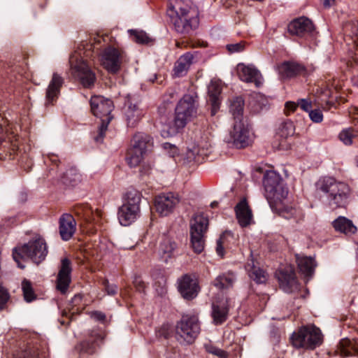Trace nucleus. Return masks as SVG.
I'll list each match as a JSON object with an SVG mask.
<instances>
[{
    "mask_svg": "<svg viewBox=\"0 0 358 358\" xmlns=\"http://www.w3.org/2000/svg\"><path fill=\"white\" fill-rule=\"evenodd\" d=\"M221 86L217 82L211 81L210 85H208V103L211 106V115H215L220 108V95L221 93Z\"/></svg>",
    "mask_w": 358,
    "mask_h": 358,
    "instance_id": "27",
    "label": "nucleus"
},
{
    "mask_svg": "<svg viewBox=\"0 0 358 358\" xmlns=\"http://www.w3.org/2000/svg\"><path fill=\"white\" fill-rule=\"evenodd\" d=\"M90 106L94 115L100 119V125L93 138L96 143H101L108 124L113 119L110 113L113 109V103L110 99L101 96H94L91 98Z\"/></svg>",
    "mask_w": 358,
    "mask_h": 358,
    "instance_id": "4",
    "label": "nucleus"
},
{
    "mask_svg": "<svg viewBox=\"0 0 358 358\" xmlns=\"http://www.w3.org/2000/svg\"><path fill=\"white\" fill-rule=\"evenodd\" d=\"M300 212L299 210L293 208L292 206H284L280 212V214L282 217L285 219H290L292 217H294L297 214Z\"/></svg>",
    "mask_w": 358,
    "mask_h": 358,
    "instance_id": "48",
    "label": "nucleus"
},
{
    "mask_svg": "<svg viewBox=\"0 0 358 358\" xmlns=\"http://www.w3.org/2000/svg\"><path fill=\"white\" fill-rule=\"evenodd\" d=\"M268 100L265 96L260 94L254 95L249 103L250 110L255 113L261 112L263 109L266 108Z\"/></svg>",
    "mask_w": 358,
    "mask_h": 358,
    "instance_id": "40",
    "label": "nucleus"
},
{
    "mask_svg": "<svg viewBox=\"0 0 358 358\" xmlns=\"http://www.w3.org/2000/svg\"><path fill=\"white\" fill-rule=\"evenodd\" d=\"M90 315L96 321L104 322L106 320V315L100 311H93L90 313Z\"/></svg>",
    "mask_w": 358,
    "mask_h": 358,
    "instance_id": "57",
    "label": "nucleus"
},
{
    "mask_svg": "<svg viewBox=\"0 0 358 358\" xmlns=\"http://www.w3.org/2000/svg\"><path fill=\"white\" fill-rule=\"evenodd\" d=\"M358 137V127L345 129L339 134V139L346 145H352L353 139Z\"/></svg>",
    "mask_w": 358,
    "mask_h": 358,
    "instance_id": "42",
    "label": "nucleus"
},
{
    "mask_svg": "<svg viewBox=\"0 0 358 358\" xmlns=\"http://www.w3.org/2000/svg\"><path fill=\"white\" fill-rule=\"evenodd\" d=\"M166 13L175 30L179 34H189L199 26V11L191 0L170 2Z\"/></svg>",
    "mask_w": 358,
    "mask_h": 358,
    "instance_id": "1",
    "label": "nucleus"
},
{
    "mask_svg": "<svg viewBox=\"0 0 358 358\" xmlns=\"http://www.w3.org/2000/svg\"><path fill=\"white\" fill-rule=\"evenodd\" d=\"M229 313L228 301H221L213 303L212 317L213 322L216 324H221L227 319Z\"/></svg>",
    "mask_w": 358,
    "mask_h": 358,
    "instance_id": "28",
    "label": "nucleus"
},
{
    "mask_svg": "<svg viewBox=\"0 0 358 358\" xmlns=\"http://www.w3.org/2000/svg\"><path fill=\"white\" fill-rule=\"evenodd\" d=\"M347 31H349V36L353 41L358 43V21L352 22L346 26Z\"/></svg>",
    "mask_w": 358,
    "mask_h": 358,
    "instance_id": "47",
    "label": "nucleus"
},
{
    "mask_svg": "<svg viewBox=\"0 0 358 358\" xmlns=\"http://www.w3.org/2000/svg\"><path fill=\"white\" fill-rule=\"evenodd\" d=\"M108 38V36H98L97 38L95 39L96 40L95 43L99 44L101 43L102 41L105 42Z\"/></svg>",
    "mask_w": 358,
    "mask_h": 358,
    "instance_id": "62",
    "label": "nucleus"
},
{
    "mask_svg": "<svg viewBox=\"0 0 358 358\" xmlns=\"http://www.w3.org/2000/svg\"><path fill=\"white\" fill-rule=\"evenodd\" d=\"M236 280L233 273L220 275L214 280V285L219 289H226L231 287Z\"/></svg>",
    "mask_w": 358,
    "mask_h": 358,
    "instance_id": "41",
    "label": "nucleus"
},
{
    "mask_svg": "<svg viewBox=\"0 0 358 358\" xmlns=\"http://www.w3.org/2000/svg\"><path fill=\"white\" fill-rule=\"evenodd\" d=\"M195 53L196 52H187L178 58V59L175 63L173 70V76L174 77H183L187 73L190 66L194 62Z\"/></svg>",
    "mask_w": 358,
    "mask_h": 358,
    "instance_id": "25",
    "label": "nucleus"
},
{
    "mask_svg": "<svg viewBox=\"0 0 358 358\" xmlns=\"http://www.w3.org/2000/svg\"><path fill=\"white\" fill-rule=\"evenodd\" d=\"M82 299V296L80 295H75L73 299H72V303L73 305H76Z\"/></svg>",
    "mask_w": 358,
    "mask_h": 358,
    "instance_id": "64",
    "label": "nucleus"
},
{
    "mask_svg": "<svg viewBox=\"0 0 358 358\" xmlns=\"http://www.w3.org/2000/svg\"><path fill=\"white\" fill-rule=\"evenodd\" d=\"M236 217L242 227H246L252 223V212L246 198H242L234 208Z\"/></svg>",
    "mask_w": 358,
    "mask_h": 358,
    "instance_id": "23",
    "label": "nucleus"
},
{
    "mask_svg": "<svg viewBox=\"0 0 358 358\" xmlns=\"http://www.w3.org/2000/svg\"><path fill=\"white\" fill-rule=\"evenodd\" d=\"M335 1L336 0H324L323 3L324 6L329 8L335 2Z\"/></svg>",
    "mask_w": 358,
    "mask_h": 358,
    "instance_id": "63",
    "label": "nucleus"
},
{
    "mask_svg": "<svg viewBox=\"0 0 358 358\" xmlns=\"http://www.w3.org/2000/svg\"><path fill=\"white\" fill-rule=\"evenodd\" d=\"M48 253V245L45 239L41 236H36L28 243L16 247L13 250V257L20 268H24L25 266L20 260H31L38 265L43 262Z\"/></svg>",
    "mask_w": 358,
    "mask_h": 358,
    "instance_id": "2",
    "label": "nucleus"
},
{
    "mask_svg": "<svg viewBox=\"0 0 358 358\" xmlns=\"http://www.w3.org/2000/svg\"><path fill=\"white\" fill-rule=\"evenodd\" d=\"M287 31L292 36L305 39L313 38L316 34L312 21L306 17L294 19L289 22Z\"/></svg>",
    "mask_w": 358,
    "mask_h": 358,
    "instance_id": "14",
    "label": "nucleus"
},
{
    "mask_svg": "<svg viewBox=\"0 0 358 358\" xmlns=\"http://www.w3.org/2000/svg\"><path fill=\"white\" fill-rule=\"evenodd\" d=\"M338 350L341 355L348 357L350 355L358 356V338L350 340L342 339L338 344Z\"/></svg>",
    "mask_w": 358,
    "mask_h": 358,
    "instance_id": "33",
    "label": "nucleus"
},
{
    "mask_svg": "<svg viewBox=\"0 0 358 358\" xmlns=\"http://www.w3.org/2000/svg\"><path fill=\"white\" fill-rule=\"evenodd\" d=\"M134 285L136 289L140 292H143L146 287L145 282L141 279L140 277L135 278L134 280Z\"/></svg>",
    "mask_w": 358,
    "mask_h": 358,
    "instance_id": "56",
    "label": "nucleus"
},
{
    "mask_svg": "<svg viewBox=\"0 0 358 358\" xmlns=\"http://www.w3.org/2000/svg\"><path fill=\"white\" fill-rule=\"evenodd\" d=\"M318 192L323 193L328 204L332 208L344 207L347 203L350 188L344 182H338L334 178L324 177L315 184Z\"/></svg>",
    "mask_w": 358,
    "mask_h": 358,
    "instance_id": "3",
    "label": "nucleus"
},
{
    "mask_svg": "<svg viewBox=\"0 0 358 358\" xmlns=\"http://www.w3.org/2000/svg\"><path fill=\"white\" fill-rule=\"evenodd\" d=\"M105 338L104 332L99 328L92 329L85 340L76 347L80 353L93 354Z\"/></svg>",
    "mask_w": 358,
    "mask_h": 358,
    "instance_id": "16",
    "label": "nucleus"
},
{
    "mask_svg": "<svg viewBox=\"0 0 358 358\" xmlns=\"http://www.w3.org/2000/svg\"><path fill=\"white\" fill-rule=\"evenodd\" d=\"M208 228V219L203 214H195L191 219L189 223L190 243L194 252L201 253L203 250Z\"/></svg>",
    "mask_w": 358,
    "mask_h": 358,
    "instance_id": "7",
    "label": "nucleus"
},
{
    "mask_svg": "<svg viewBox=\"0 0 358 358\" xmlns=\"http://www.w3.org/2000/svg\"><path fill=\"white\" fill-rule=\"evenodd\" d=\"M200 324L195 315H183L176 326V338L179 342L192 343L200 333Z\"/></svg>",
    "mask_w": 358,
    "mask_h": 358,
    "instance_id": "9",
    "label": "nucleus"
},
{
    "mask_svg": "<svg viewBox=\"0 0 358 358\" xmlns=\"http://www.w3.org/2000/svg\"><path fill=\"white\" fill-rule=\"evenodd\" d=\"M276 276L280 287L286 292H292L298 289L299 285L294 272L292 266H286L280 268L276 272Z\"/></svg>",
    "mask_w": 358,
    "mask_h": 358,
    "instance_id": "17",
    "label": "nucleus"
},
{
    "mask_svg": "<svg viewBox=\"0 0 358 358\" xmlns=\"http://www.w3.org/2000/svg\"><path fill=\"white\" fill-rule=\"evenodd\" d=\"M9 299L10 294L8 290L0 284V311L6 308Z\"/></svg>",
    "mask_w": 358,
    "mask_h": 358,
    "instance_id": "50",
    "label": "nucleus"
},
{
    "mask_svg": "<svg viewBox=\"0 0 358 358\" xmlns=\"http://www.w3.org/2000/svg\"><path fill=\"white\" fill-rule=\"evenodd\" d=\"M329 87L327 86L326 88H321V93L322 94H324L325 96H330V93H331V90L328 88Z\"/></svg>",
    "mask_w": 358,
    "mask_h": 358,
    "instance_id": "61",
    "label": "nucleus"
},
{
    "mask_svg": "<svg viewBox=\"0 0 358 358\" xmlns=\"http://www.w3.org/2000/svg\"><path fill=\"white\" fill-rule=\"evenodd\" d=\"M229 238L233 239V235L229 231H225L221 234L219 239L217 241L216 252L220 257L224 255V248L228 245Z\"/></svg>",
    "mask_w": 358,
    "mask_h": 358,
    "instance_id": "43",
    "label": "nucleus"
},
{
    "mask_svg": "<svg viewBox=\"0 0 358 358\" xmlns=\"http://www.w3.org/2000/svg\"><path fill=\"white\" fill-rule=\"evenodd\" d=\"M244 100L241 96H236L231 100L229 112L233 116L234 122L238 121L248 120L243 115Z\"/></svg>",
    "mask_w": 358,
    "mask_h": 358,
    "instance_id": "30",
    "label": "nucleus"
},
{
    "mask_svg": "<svg viewBox=\"0 0 358 358\" xmlns=\"http://www.w3.org/2000/svg\"><path fill=\"white\" fill-rule=\"evenodd\" d=\"M206 349L208 352L215 355L220 358H225L227 355L225 351L213 345H206Z\"/></svg>",
    "mask_w": 358,
    "mask_h": 358,
    "instance_id": "52",
    "label": "nucleus"
},
{
    "mask_svg": "<svg viewBox=\"0 0 358 358\" xmlns=\"http://www.w3.org/2000/svg\"><path fill=\"white\" fill-rule=\"evenodd\" d=\"M64 83L63 78L57 73H53L52 80L46 90L45 106L53 105L56 101Z\"/></svg>",
    "mask_w": 358,
    "mask_h": 358,
    "instance_id": "24",
    "label": "nucleus"
},
{
    "mask_svg": "<svg viewBox=\"0 0 358 358\" xmlns=\"http://www.w3.org/2000/svg\"><path fill=\"white\" fill-rule=\"evenodd\" d=\"M178 202V196L171 192L161 194L155 199V208L161 215L166 216L172 212Z\"/></svg>",
    "mask_w": 358,
    "mask_h": 358,
    "instance_id": "18",
    "label": "nucleus"
},
{
    "mask_svg": "<svg viewBox=\"0 0 358 358\" xmlns=\"http://www.w3.org/2000/svg\"><path fill=\"white\" fill-rule=\"evenodd\" d=\"M304 71V66L294 62H284L278 66L279 74L284 78L295 77Z\"/></svg>",
    "mask_w": 358,
    "mask_h": 358,
    "instance_id": "26",
    "label": "nucleus"
},
{
    "mask_svg": "<svg viewBox=\"0 0 358 358\" xmlns=\"http://www.w3.org/2000/svg\"><path fill=\"white\" fill-rule=\"evenodd\" d=\"M59 232L63 241L70 240L76 231V222L69 213L63 214L59 220Z\"/></svg>",
    "mask_w": 358,
    "mask_h": 358,
    "instance_id": "22",
    "label": "nucleus"
},
{
    "mask_svg": "<svg viewBox=\"0 0 358 358\" xmlns=\"http://www.w3.org/2000/svg\"><path fill=\"white\" fill-rule=\"evenodd\" d=\"M46 165L52 166L49 169V175H54L57 173V169L60 162L57 155L55 154H48L44 159Z\"/></svg>",
    "mask_w": 358,
    "mask_h": 358,
    "instance_id": "44",
    "label": "nucleus"
},
{
    "mask_svg": "<svg viewBox=\"0 0 358 358\" xmlns=\"http://www.w3.org/2000/svg\"><path fill=\"white\" fill-rule=\"evenodd\" d=\"M129 33L132 39L138 43L148 44L151 41L150 38L143 31L131 30Z\"/></svg>",
    "mask_w": 358,
    "mask_h": 358,
    "instance_id": "46",
    "label": "nucleus"
},
{
    "mask_svg": "<svg viewBox=\"0 0 358 358\" xmlns=\"http://www.w3.org/2000/svg\"><path fill=\"white\" fill-rule=\"evenodd\" d=\"M124 60L122 52L108 45L100 54V61L102 66L110 73H117Z\"/></svg>",
    "mask_w": 358,
    "mask_h": 358,
    "instance_id": "12",
    "label": "nucleus"
},
{
    "mask_svg": "<svg viewBox=\"0 0 358 358\" xmlns=\"http://www.w3.org/2000/svg\"><path fill=\"white\" fill-rule=\"evenodd\" d=\"M263 185L267 200L280 199L287 194V191L282 187L281 177L274 171H266L264 173Z\"/></svg>",
    "mask_w": 358,
    "mask_h": 358,
    "instance_id": "11",
    "label": "nucleus"
},
{
    "mask_svg": "<svg viewBox=\"0 0 358 358\" xmlns=\"http://www.w3.org/2000/svg\"><path fill=\"white\" fill-rule=\"evenodd\" d=\"M22 289L26 301L30 302L36 299V294H34L31 284L29 280L24 279L22 281Z\"/></svg>",
    "mask_w": 358,
    "mask_h": 358,
    "instance_id": "45",
    "label": "nucleus"
},
{
    "mask_svg": "<svg viewBox=\"0 0 358 358\" xmlns=\"http://www.w3.org/2000/svg\"><path fill=\"white\" fill-rule=\"evenodd\" d=\"M294 134V126L293 122L289 120L282 122L278 127L276 139L273 143V147L278 150H287L289 148V143L286 139L292 136Z\"/></svg>",
    "mask_w": 358,
    "mask_h": 358,
    "instance_id": "19",
    "label": "nucleus"
},
{
    "mask_svg": "<svg viewBox=\"0 0 358 358\" xmlns=\"http://www.w3.org/2000/svg\"><path fill=\"white\" fill-rule=\"evenodd\" d=\"M332 224L336 231L345 234H352L357 231V227L352 222L345 217H338Z\"/></svg>",
    "mask_w": 358,
    "mask_h": 358,
    "instance_id": "36",
    "label": "nucleus"
},
{
    "mask_svg": "<svg viewBox=\"0 0 358 358\" xmlns=\"http://www.w3.org/2000/svg\"><path fill=\"white\" fill-rule=\"evenodd\" d=\"M125 115L127 122V126L129 127H134L143 117V111L138 106L132 103L129 100L127 103V108L125 110Z\"/></svg>",
    "mask_w": 358,
    "mask_h": 358,
    "instance_id": "29",
    "label": "nucleus"
},
{
    "mask_svg": "<svg viewBox=\"0 0 358 358\" xmlns=\"http://www.w3.org/2000/svg\"><path fill=\"white\" fill-rule=\"evenodd\" d=\"M146 153L133 146L127 151V161L131 167H135L140 164Z\"/></svg>",
    "mask_w": 358,
    "mask_h": 358,
    "instance_id": "39",
    "label": "nucleus"
},
{
    "mask_svg": "<svg viewBox=\"0 0 358 358\" xmlns=\"http://www.w3.org/2000/svg\"><path fill=\"white\" fill-rule=\"evenodd\" d=\"M224 141L228 144L238 149L244 148L250 145L252 136L248 120L234 122L233 129L230 131L229 136L225 138Z\"/></svg>",
    "mask_w": 358,
    "mask_h": 358,
    "instance_id": "10",
    "label": "nucleus"
},
{
    "mask_svg": "<svg viewBox=\"0 0 358 358\" xmlns=\"http://www.w3.org/2000/svg\"><path fill=\"white\" fill-rule=\"evenodd\" d=\"M159 336H163L165 338H169L171 332L168 325H164L158 331Z\"/></svg>",
    "mask_w": 358,
    "mask_h": 358,
    "instance_id": "58",
    "label": "nucleus"
},
{
    "mask_svg": "<svg viewBox=\"0 0 358 358\" xmlns=\"http://www.w3.org/2000/svg\"><path fill=\"white\" fill-rule=\"evenodd\" d=\"M237 73L240 79L244 82L253 83L257 87L262 85V76L260 72L253 66L238 64Z\"/></svg>",
    "mask_w": 358,
    "mask_h": 358,
    "instance_id": "21",
    "label": "nucleus"
},
{
    "mask_svg": "<svg viewBox=\"0 0 358 358\" xmlns=\"http://www.w3.org/2000/svg\"><path fill=\"white\" fill-rule=\"evenodd\" d=\"M81 180V176L75 168L68 169L62 177V182L66 186H75Z\"/></svg>",
    "mask_w": 358,
    "mask_h": 358,
    "instance_id": "38",
    "label": "nucleus"
},
{
    "mask_svg": "<svg viewBox=\"0 0 358 358\" xmlns=\"http://www.w3.org/2000/svg\"><path fill=\"white\" fill-rule=\"evenodd\" d=\"M197 113V103L196 99L190 94H185L178 102L176 108L174 126L176 127L171 132H177L179 129L183 128L187 122L196 116Z\"/></svg>",
    "mask_w": 358,
    "mask_h": 358,
    "instance_id": "8",
    "label": "nucleus"
},
{
    "mask_svg": "<svg viewBox=\"0 0 358 358\" xmlns=\"http://www.w3.org/2000/svg\"><path fill=\"white\" fill-rule=\"evenodd\" d=\"M73 212L79 218L83 220L87 224L95 221V215L87 203L76 204L73 206Z\"/></svg>",
    "mask_w": 358,
    "mask_h": 358,
    "instance_id": "34",
    "label": "nucleus"
},
{
    "mask_svg": "<svg viewBox=\"0 0 358 358\" xmlns=\"http://www.w3.org/2000/svg\"><path fill=\"white\" fill-rule=\"evenodd\" d=\"M101 285L107 292L108 294L113 296L116 294L117 292V287L114 284H110L107 279H103L101 281Z\"/></svg>",
    "mask_w": 358,
    "mask_h": 358,
    "instance_id": "51",
    "label": "nucleus"
},
{
    "mask_svg": "<svg viewBox=\"0 0 358 358\" xmlns=\"http://www.w3.org/2000/svg\"><path fill=\"white\" fill-rule=\"evenodd\" d=\"M74 312L71 313L70 315L69 312L66 310H63L62 313V317L59 319V322L62 325H68L72 320V316Z\"/></svg>",
    "mask_w": 358,
    "mask_h": 358,
    "instance_id": "55",
    "label": "nucleus"
},
{
    "mask_svg": "<svg viewBox=\"0 0 358 358\" xmlns=\"http://www.w3.org/2000/svg\"><path fill=\"white\" fill-rule=\"evenodd\" d=\"M20 358H40L38 349L34 346H28Z\"/></svg>",
    "mask_w": 358,
    "mask_h": 358,
    "instance_id": "49",
    "label": "nucleus"
},
{
    "mask_svg": "<svg viewBox=\"0 0 358 358\" xmlns=\"http://www.w3.org/2000/svg\"><path fill=\"white\" fill-rule=\"evenodd\" d=\"M141 194L136 190H131L126 194L123 204L118 210V220L123 226H128L134 222L140 214Z\"/></svg>",
    "mask_w": 358,
    "mask_h": 358,
    "instance_id": "6",
    "label": "nucleus"
},
{
    "mask_svg": "<svg viewBox=\"0 0 358 358\" xmlns=\"http://www.w3.org/2000/svg\"><path fill=\"white\" fill-rule=\"evenodd\" d=\"M300 107L302 110L308 113L311 110L312 108L311 103L304 99L301 101Z\"/></svg>",
    "mask_w": 358,
    "mask_h": 358,
    "instance_id": "60",
    "label": "nucleus"
},
{
    "mask_svg": "<svg viewBox=\"0 0 358 358\" xmlns=\"http://www.w3.org/2000/svg\"><path fill=\"white\" fill-rule=\"evenodd\" d=\"M309 117L314 122H320L322 121L323 115L320 110H311L309 112Z\"/></svg>",
    "mask_w": 358,
    "mask_h": 358,
    "instance_id": "54",
    "label": "nucleus"
},
{
    "mask_svg": "<svg viewBox=\"0 0 358 358\" xmlns=\"http://www.w3.org/2000/svg\"><path fill=\"white\" fill-rule=\"evenodd\" d=\"M296 262L300 272L305 277H311L315 267V263L312 257H296Z\"/></svg>",
    "mask_w": 358,
    "mask_h": 358,
    "instance_id": "37",
    "label": "nucleus"
},
{
    "mask_svg": "<svg viewBox=\"0 0 358 358\" xmlns=\"http://www.w3.org/2000/svg\"><path fill=\"white\" fill-rule=\"evenodd\" d=\"M297 108V106L294 102L288 101L285 103V113L287 115H289L291 112L294 111Z\"/></svg>",
    "mask_w": 358,
    "mask_h": 358,
    "instance_id": "59",
    "label": "nucleus"
},
{
    "mask_svg": "<svg viewBox=\"0 0 358 358\" xmlns=\"http://www.w3.org/2000/svg\"><path fill=\"white\" fill-rule=\"evenodd\" d=\"M131 146L147 153V152L152 150L153 142L149 135L144 133H138L133 137Z\"/></svg>",
    "mask_w": 358,
    "mask_h": 358,
    "instance_id": "32",
    "label": "nucleus"
},
{
    "mask_svg": "<svg viewBox=\"0 0 358 358\" xmlns=\"http://www.w3.org/2000/svg\"><path fill=\"white\" fill-rule=\"evenodd\" d=\"M226 48L229 53L242 52L245 48V43L239 42L233 44H228Z\"/></svg>",
    "mask_w": 358,
    "mask_h": 358,
    "instance_id": "53",
    "label": "nucleus"
},
{
    "mask_svg": "<svg viewBox=\"0 0 358 358\" xmlns=\"http://www.w3.org/2000/svg\"><path fill=\"white\" fill-rule=\"evenodd\" d=\"M70 64L75 76L84 87L90 88L94 85L96 79L95 73L85 60L78 58L74 60L73 56L70 59Z\"/></svg>",
    "mask_w": 358,
    "mask_h": 358,
    "instance_id": "13",
    "label": "nucleus"
},
{
    "mask_svg": "<svg viewBox=\"0 0 358 358\" xmlns=\"http://www.w3.org/2000/svg\"><path fill=\"white\" fill-rule=\"evenodd\" d=\"M159 252L166 258L174 257L178 253V244L172 237L164 235L159 244Z\"/></svg>",
    "mask_w": 358,
    "mask_h": 358,
    "instance_id": "31",
    "label": "nucleus"
},
{
    "mask_svg": "<svg viewBox=\"0 0 358 358\" xmlns=\"http://www.w3.org/2000/svg\"><path fill=\"white\" fill-rule=\"evenodd\" d=\"M294 347L314 350L319 347L323 341V336L320 329L313 324L303 326L291 337Z\"/></svg>",
    "mask_w": 358,
    "mask_h": 358,
    "instance_id": "5",
    "label": "nucleus"
},
{
    "mask_svg": "<svg viewBox=\"0 0 358 358\" xmlns=\"http://www.w3.org/2000/svg\"><path fill=\"white\" fill-rule=\"evenodd\" d=\"M178 282V291L184 299L191 300L197 296L200 287L195 274H185Z\"/></svg>",
    "mask_w": 358,
    "mask_h": 358,
    "instance_id": "15",
    "label": "nucleus"
},
{
    "mask_svg": "<svg viewBox=\"0 0 358 358\" xmlns=\"http://www.w3.org/2000/svg\"><path fill=\"white\" fill-rule=\"evenodd\" d=\"M245 269L250 278L257 283H264L266 281L267 276L265 271L260 267L256 266L253 260L247 263Z\"/></svg>",
    "mask_w": 358,
    "mask_h": 358,
    "instance_id": "35",
    "label": "nucleus"
},
{
    "mask_svg": "<svg viewBox=\"0 0 358 358\" xmlns=\"http://www.w3.org/2000/svg\"><path fill=\"white\" fill-rule=\"evenodd\" d=\"M72 271L71 260L64 258L61 260L60 268L57 277V289L62 294L66 293L71 282Z\"/></svg>",
    "mask_w": 358,
    "mask_h": 358,
    "instance_id": "20",
    "label": "nucleus"
}]
</instances>
